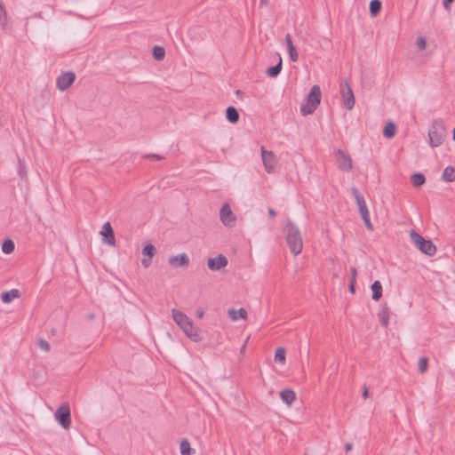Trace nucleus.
I'll list each match as a JSON object with an SVG mask.
<instances>
[{
    "mask_svg": "<svg viewBox=\"0 0 455 455\" xmlns=\"http://www.w3.org/2000/svg\"><path fill=\"white\" fill-rule=\"evenodd\" d=\"M283 231L291 252L295 256L299 255L303 249V241L299 228L291 220H288Z\"/></svg>",
    "mask_w": 455,
    "mask_h": 455,
    "instance_id": "1",
    "label": "nucleus"
},
{
    "mask_svg": "<svg viewBox=\"0 0 455 455\" xmlns=\"http://www.w3.org/2000/svg\"><path fill=\"white\" fill-rule=\"evenodd\" d=\"M172 314L174 322L180 327L187 337L193 341L201 340L198 329L193 324V322L187 315L178 309H172Z\"/></svg>",
    "mask_w": 455,
    "mask_h": 455,
    "instance_id": "2",
    "label": "nucleus"
},
{
    "mask_svg": "<svg viewBox=\"0 0 455 455\" xmlns=\"http://www.w3.org/2000/svg\"><path fill=\"white\" fill-rule=\"evenodd\" d=\"M321 101V89L318 85H313L307 96L306 104L300 106V113L306 116L315 112Z\"/></svg>",
    "mask_w": 455,
    "mask_h": 455,
    "instance_id": "3",
    "label": "nucleus"
},
{
    "mask_svg": "<svg viewBox=\"0 0 455 455\" xmlns=\"http://www.w3.org/2000/svg\"><path fill=\"white\" fill-rule=\"evenodd\" d=\"M428 137L431 147L441 146L446 137V129L442 120H435L429 130Z\"/></svg>",
    "mask_w": 455,
    "mask_h": 455,
    "instance_id": "4",
    "label": "nucleus"
},
{
    "mask_svg": "<svg viewBox=\"0 0 455 455\" xmlns=\"http://www.w3.org/2000/svg\"><path fill=\"white\" fill-rule=\"evenodd\" d=\"M410 236L417 249H419L422 253L429 257L434 256L435 254L436 246L431 240L425 239L415 230L411 231Z\"/></svg>",
    "mask_w": 455,
    "mask_h": 455,
    "instance_id": "5",
    "label": "nucleus"
},
{
    "mask_svg": "<svg viewBox=\"0 0 455 455\" xmlns=\"http://www.w3.org/2000/svg\"><path fill=\"white\" fill-rule=\"evenodd\" d=\"M55 419L64 428L68 429L71 424L70 408L68 403H62L55 411Z\"/></svg>",
    "mask_w": 455,
    "mask_h": 455,
    "instance_id": "6",
    "label": "nucleus"
},
{
    "mask_svg": "<svg viewBox=\"0 0 455 455\" xmlns=\"http://www.w3.org/2000/svg\"><path fill=\"white\" fill-rule=\"evenodd\" d=\"M340 93L342 96L344 107L347 110H352L355 106V100L353 90L348 82L346 81L344 84H340Z\"/></svg>",
    "mask_w": 455,
    "mask_h": 455,
    "instance_id": "7",
    "label": "nucleus"
},
{
    "mask_svg": "<svg viewBox=\"0 0 455 455\" xmlns=\"http://www.w3.org/2000/svg\"><path fill=\"white\" fill-rule=\"evenodd\" d=\"M75 80H76V74L74 72H72V71L64 72V73L60 74L56 80L57 88L60 91L64 92L71 86V84L75 82Z\"/></svg>",
    "mask_w": 455,
    "mask_h": 455,
    "instance_id": "8",
    "label": "nucleus"
},
{
    "mask_svg": "<svg viewBox=\"0 0 455 455\" xmlns=\"http://www.w3.org/2000/svg\"><path fill=\"white\" fill-rule=\"evenodd\" d=\"M220 218L223 225L226 227H234L235 224V216L234 215L228 204L222 205L220 212Z\"/></svg>",
    "mask_w": 455,
    "mask_h": 455,
    "instance_id": "9",
    "label": "nucleus"
},
{
    "mask_svg": "<svg viewBox=\"0 0 455 455\" xmlns=\"http://www.w3.org/2000/svg\"><path fill=\"white\" fill-rule=\"evenodd\" d=\"M228 264V259L226 256L220 254L217 257L210 258L207 261V266L212 271H218L221 268L227 267Z\"/></svg>",
    "mask_w": 455,
    "mask_h": 455,
    "instance_id": "10",
    "label": "nucleus"
},
{
    "mask_svg": "<svg viewBox=\"0 0 455 455\" xmlns=\"http://www.w3.org/2000/svg\"><path fill=\"white\" fill-rule=\"evenodd\" d=\"M351 193L354 196V198L356 202L361 217L363 218L365 215L370 214V212L366 205V202H365L363 196L360 194L359 190L356 188H352Z\"/></svg>",
    "mask_w": 455,
    "mask_h": 455,
    "instance_id": "11",
    "label": "nucleus"
},
{
    "mask_svg": "<svg viewBox=\"0 0 455 455\" xmlns=\"http://www.w3.org/2000/svg\"><path fill=\"white\" fill-rule=\"evenodd\" d=\"M189 257L186 253H180L175 256H171L168 263L174 268L187 267L189 265Z\"/></svg>",
    "mask_w": 455,
    "mask_h": 455,
    "instance_id": "12",
    "label": "nucleus"
},
{
    "mask_svg": "<svg viewBox=\"0 0 455 455\" xmlns=\"http://www.w3.org/2000/svg\"><path fill=\"white\" fill-rule=\"evenodd\" d=\"M337 156H339V166L345 172H350L352 170V159L347 155L342 149L339 148L337 150Z\"/></svg>",
    "mask_w": 455,
    "mask_h": 455,
    "instance_id": "13",
    "label": "nucleus"
},
{
    "mask_svg": "<svg viewBox=\"0 0 455 455\" xmlns=\"http://www.w3.org/2000/svg\"><path fill=\"white\" fill-rule=\"evenodd\" d=\"M103 235V242L108 245H115L116 237L114 230L109 222H106L102 227V231L100 232Z\"/></svg>",
    "mask_w": 455,
    "mask_h": 455,
    "instance_id": "14",
    "label": "nucleus"
},
{
    "mask_svg": "<svg viewBox=\"0 0 455 455\" xmlns=\"http://www.w3.org/2000/svg\"><path fill=\"white\" fill-rule=\"evenodd\" d=\"M261 156L265 170L268 173L272 172L275 167V156L272 152L267 151L264 148H261Z\"/></svg>",
    "mask_w": 455,
    "mask_h": 455,
    "instance_id": "15",
    "label": "nucleus"
},
{
    "mask_svg": "<svg viewBox=\"0 0 455 455\" xmlns=\"http://www.w3.org/2000/svg\"><path fill=\"white\" fill-rule=\"evenodd\" d=\"M156 247L151 244V243H148L147 245H145L143 248H142V254L144 256H147L148 258H143L141 259V264L144 267H148L151 263H152V258L153 256L156 254Z\"/></svg>",
    "mask_w": 455,
    "mask_h": 455,
    "instance_id": "16",
    "label": "nucleus"
},
{
    "mask_svg": "<svg viewBox=\"0 0 455 455\" xmlns=\"http://www.w3.org/2000/svg\"><path fill=\"white\" fill-rule=\"evenodd\" d=\"M379 320L382 326L387 327L389 323V310L387 304L380 306V309L378 313Z\"/></svg>",
    "mask_w": 455,
    "mask_h": 455,
    "instance_id": "17",
    "label": "nucleus"
},
{
    "mask_svg": "<svg viewBox=\"0 0 455 455\" xmlns=\"http://www.w3.org/2000/svg\"><path fill=\"white\" fill-rule=\"evenodd\" d=\"M280 397L285 404L291 406L296 399V394L292 389H283L280 393Z\"/></svg>",
    "mask_w": 455,
    "mask_h": 455,
    "instance_id": "18",
    "label": "nucleus"
},
{
    "mask_svg": "<svg viewBox=\"0 0 455 455\" xmlns=\"http://www.w3.org/2000/svg\"><path fill=\"white\" fill-rule=\"evenodd\" d=\"M226 118L229 123L236 124L239 121L240 115L235 107L229 106L226 109Z\"/></svg>",
    "mask_w": 455,
    "mask_h": 455,
    "instance_id": "19",
    "label": "nucleus"
},
{
    "mask_svg": "<svg viewBox=\"0 0 455 455\" xmlns=\"http://www.w3.org/2000/svg\"><path fill=\"white\" fill-rule=\"evenodd\" d=\"M20 291L18 289H12L1 293V299L4 303H10L14 299L19 298Z\"/></svg>",
    "mask_w": 455,
    "mask_h": 455,
    "instance_id": "20",
    "label": "nucleus"
},
{
    "mask_svg": "<svg viewBox=\"0 0 455 455\" xmlns=\"http://www.w3.org/2000/svg\"><path fill=\"white\" fill-rule=\"evenodd\" d=\"M277 56H278L277 64L268 68L266 71V74L269 77H276L281 73V70L283 68V61H282V58H281L280 54H277Z\"/></svg>",
    "mask_w": 455,
    "mask_h": 455,
    "instance_id": "21",
    "label": "nucleus"
},
{
    "mask_svg": "<svg viewBox=\"0 0 455 455\" xmlns=\"http://www.w3.org/2000/svg\"><path fill=\"white\" fill-rule=\"evenodd\" d=\"M228 316L232 321H238L239 319H245L247 316V311L244 308L240 309H229Z\"/></svg>",
    "mask_w": 455,
    "mask_h": 455,
    "instance_id": "22",
    "label": "nucleus"
},
{
    "mask_svg": "<svg viewBox=\"0 0 455 455\" xmlns=\"http://www.w3.org/2000/svg\"><path fill=\"white\" fill-rule=\"evenodd\" d=\"M372 295L371 298L375 301H379L382 297V284L379 281H375L371 286Z\"/></svg>",
    "mask_w": 455,
    "mask_h": 455,
    "instance_id": "23",
    "label": "nucleus"
},
{
    "mask_svg": "<svg viewBox=\"0 0 455 455\" xmlns=\"http://www.w3.org/2000/svg\"><path fill=\"white\" fill-rule=\"evenodd\" d=\"M382 3L380 0H371L370 2L369 10L371 17H377L381 11Z\"/></svg>",
    "mask_w": 455,
    "mask_h": 455,
    "instance_id": "24",
    "label": "nucleus"
},
{
    "mask_svg": "<svg viewBox=\"0 0 455 455\" xmlns=\"http://www.w3.org/2000/svg\"><path fill=\"white\" fill-rule=\"evenodd\" d=\"M443 180L447 182H452L455 180V168L452 166H447L442 174Z\"/></svg>",
    "mask_w": 455,
    "mask_h": 455,
    "instance_id": "25",
    "label": "nucleus"
},
{
    "mask_svg": "<svg viewBox=\"0 0 455 455\" xmlns=\"http://www.w3.org/2000/svg\"><path fill=\"white\" fill-rule=\"evenodd\" d=\"M411 181L414 187H421L426 182V178L423 173L416 172L411 175Z\"/></svg>",
    "mask_w": 455,
    "mask_h": 455,
    "instance_id": "26",
    "label": "nucleus"
},
{
    "mask_svg": "<svg viewBox=\"0 0 455 455\" xmlns=\"http://www.w3.org/2000/svg\"><path fill=\"white\" fill-rule=\"evenodd\" d=\"M181 455H192L193 449L191 448L190 443L187 439H183L180 445Z\"/></svg>",
    "mask_w": 455,
    "mask_h": 455,
    "instance_id": "27",
    "label": "nucleus"
},
{
    "mask_svg": "<svg viewBox=\"0 0 455 455\" xmlns=\"http://www.w3.org/2000/svg\"><path fill=\"white\" fill-rule=\"evenodd\" d=\"M152 55L156 60H162L165 56V50L163 46L156 45L153 47Z\"/></svg>",
    "mask_w": 455,
    "mask_h": 455,
    "instance_id": "28",
    "label": "nucleus"
},
{
    "mask_svg": "<svg viewBox=\"0 0 455 455\" xmlns=\"http://www.w3.org/2000/svg\"><path fill=\"white\" fill-rule=\"evenodd\" d=\"M15 249L14 242L11 239H5L2 243V251L4 254L12 253Z\"/></svg>",
    "mask_w": 455,
    "mask_h": 455,
    "instance_id": "29",
    "label": "nucleus"
},
{
    "mask_svg": "<svg viewBox=\"0 0 455 455\" xmlns=\"http://www.w3.org/2000/svg\"><path fill=\"white\" fill-rule=\"evenodd\" d=\"M395 125L394 123L392 122H389L386 124L385 128H384V131H383V135L387 138V139H390V138H393L395 136Z\"/></svg>",
    "mask_w": 455,
    "mask_h": 455,
    "instance_id": "30",
    "label": "nucleus"
},
{
    "mask_svg": "<svg viewBox=\"0 0 455 455\" xmlns=\"http://www.w3.org/2000/svg\"><path fill=\"white\" fill-rule=\"evenodd\" d=\"M285 354L286 351L283 347H277L275 353V361L276 363H284L286 359Z\"/></svg>",
    "mask_w": 455,
    "mask_h": 455,
    "instance_id": "31",
    "label": "nucleus"
},
{
    "mask_svg": "<svg viewBox=\"0 0 455 455\" xmlns=\"http://www.w3.org/2000/svg\"><path fill=\"white\" fill-rule=\"evenodd\" d=\"M428 367V359L427 357H420L418 362V371L419 373L427 371Z\"/></svg>",
    "mask_w": 455,
    "mask_h": 455,
    "instance_id": "32",
    "label": "nucleus"
},
{
    "mask_svg": "<svg viewBox=\"0 0 455 455\" xmlns=\"http://www.w3.org/2000/svg\"><path fill=\"white\" fill-rule=\"evenodd\" d=\"M7 22V12L4 3L0 0V25L4 27Z\"/></svg>",
    "mask_w": 455,
    "mask_h": 455,
    "instance_id": "33",
    "label": "nucleus"
},
{
    "mask_svg": "<svg viewBox=\"0 0 455 455\" xmlns=\"http://www.w3.org/2000/svg\"><path fill=\"white\" fill-rule=\"evenodd\" d=\"M362 219L365 224L366 228L371 231L373 230V225L371 224L370 214L365 215Z\"/></svg>",
    "mask_w": 455,
    "mask_h": 455,
    "instance_id": "34",
    "label": "nucleus"
},
{
    "mask_svg": "<svg viewBox=\"0 0 455 455\" xmlns=\"http://www.w3.org/2000/svg\"><path fill=\"white\" fill-rule=\"evenodd\" d=\"M288 52L291 60L296 62L299 59V54L296 51V48H291V50H288Z\"/></svg>",
    "mask_w": 455,
    "mask_h": 455,
    "instance_id": "35",
    "label": "nucleus"
},
{
    "mask_svg": "<svg viewBox=\"0 0 455 455\" xmlns=\"http://www.w3.org/2000/svg\"><path fill=\"white\" fill-rule=\"evenodd\" d=\"M38 346L44 351L48 352L50 350V344L45 339H41L38 341Z\"/></svg>",
    "mask_w": 455,
    "mask_h": 455,
    "instance_id": "36",
    "label": "nucleus"
},
{
    "mask_svg": "<svg viewBox=\"0 0 455 455\" xmlns=\"http://www.w3.org/2000/svg\"><path fill=\"white\" fill-rule=\"evenodd\" d=\"M417 46L419 50H424L427 47V41L423 36H419L417 39Z\"/></svg>",
    "mask_w": 455,
    "mask_h": 455,
    "instance_id": "37",
    "label": "nucleus"
},
{
    "mask_svg": "<svg viewBox=\"0 0 455 455\" xmlns=\"http://www.w3.org/2000/svg\"><path fill=\"white\" fill-rule=\"evenodd\" d=\"M144 158L159 161L164 159V156L158 154H147L144 156Z\"/></svg>",
    "mask_w": 455,
    "mask_h": 455,
    "instance_id": "38",
    "label": "nucleus"
},
{
    "mask_svg": "<svg viewBox=\"0 0 455 455\" xmlns=\"http://www.w3.org/2000/svg\"><path fill=\"white\" fill-rule=\"evenodd\" d=\"M285 42H286V45H287V49L288 50H291V48H295L292 41H291V36L290 34H287L285 36Z\"/></svg>",
    "mask_w": 455,
    "mask_h": 455,
    "instance_id": "39",
    "label": "nucleus"
},
{
    "mask_svg": "<svg viewBox=\"0 0 455 455\" xmlns=\"http://www.w3.org/2000/svg\"><path fill=\"white\" fill-rule=\"evenodd\" d=\"M350 275H351V277H350L349 282L355 283L356 275H357V270H356L355 267H351L350 268Z\"/></svg>",
    "mask_w": 455,
    "mask_h": 455,
    "instance_id": "40",
    "label": "nucleus"
},
{
    "mask_svg": "<svg viewBox=\"0 0 455 455\" xmlns=\"http://www.w3.org/2000/svg\"><path fill=\"white\" fill-rule=\"evenodd\" d=\"M454 2V0H443V5L446 10H449L451 7V4Z\"/></svg>",
    "mask_w": 455,
    "mask_h": 455,
    "instance_id": "41",
    "label": "nucleus"
},
{
    "mask_svg": "<svg viewBox=\"0 0 455 455\" xmlns=\"http://www.w3.org/2000/svg\"><path fill=\"white\" fill-rule=\"evenodd\" d=\"M362 395H363V397L364 399L369 397V389H368V387L365 385L363 387V394H362Z\"/></svg>",
    "mask_w": 455,
    "mask_h": 455,
    "instance_id": "42",
    "label": "nucleus"
},
{
    "mask_svg": "<svg viewBox=\"0 0 455 455\" xmlns=\"http://www.w3.org/2000/svg\"><path fill=\"white\" fill-rule=\"evenodd\" d=\"M348 291L351 293H355V283L349 282V283H348Z\"/></svg>",
    "mask_w": 455,
    "mask_h": 455,
    "instance_id": "43",
    "label": "nucleus"
},
{
    "mask_svg": "<svg viewBox=\"0 0 455 455\" xmlns=\"http://www.w3.org/2000/svg\"><path fill=\"white\" fill-rule=\"evenodd\" d=\"M352 448H353L352 443H347L345 444V451H346V452L350 451L352 450Z\"/></svg>",
    "mask_w": 455,
    "mask_h": 455,
    "instance_id": "44",
    "label": "nucleus"
},
{
    "mask_svg": "<svg viewBox=\"0 0 455 455\" xmlns=\"http://www.w3.org/2000/svg\"><path fill=\"white\" fill-rule=\"evenodd\" d=\"M204 315V311L202 309L196 311V316L198 318H200V319L203 318Z\"/></svg>",
    "mask_w": 455,
    "mask_h": 455,
    "instance_id": "45",
    "label": "nucleus"
},
{
    "mask_svg": "<svg viewBox=\"0 0 455 455\" xmlns=\"http://www.w3.org/2000/svg\"><path fill=\"white\" fill-rule=\"evenodd\" d=\"M268 214L271 216V217H275L276 215V212L274 209L272 208H269L268 209Z\"/></svg>",
    "mask_w": 455,
    "mask_h": 455,
    "instance_id": "46",
    "label": "nucleus"
},
{
    "mask_svg": "<svg viewBox=\"0 0 455 455\" xmlns=\"http://www.w3.org/2000/svg\"><path fill=\"white\" fill-rule=\"evenodd\" d=\"M261 5H266L268 3V0H259Z\"/></svg>",
    "mask_w": 455,
    "mask_h": 455,
    "instance_id": "47",
    "label": "nucleus"
},
{
    "mask_svg": "<svg viewBox=\"0 0 455 455\" xmlns=\"http://www.w3.org/2000/svg\"><path fill=\"white\" fill-rule=\"evenodd\" d=\"M24 173H25V172H24V171H22V170H20V171H19V175H20L21 178H23Z\"/></svg>",
    "mask_w": 455,
    "mask_h": 455,
    "instance_id": "48",
    "label": "nucleus"
},
{
    "mask_svg": "<svg viewBox=\"0 0 455 455\" xmlns=\"http://www.w3.org/2000/svg\"><path fill=\"white\" fill-rule=\"evenodd\" d=\"M453 140H455V128L453 129Z\"/></svg>",
    "mask_w": 455,
    "mask_h": 455,
    "instance_id": "49",
    "label": "nucleus"
}]
</instances>
